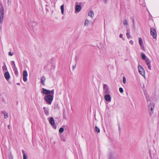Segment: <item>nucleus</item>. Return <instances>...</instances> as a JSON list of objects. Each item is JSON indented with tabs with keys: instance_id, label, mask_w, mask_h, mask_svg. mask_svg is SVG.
I'll use <instances>...</instances> for the list:
<instances>
[{
	"instance_id": "obj_1",
	"label": "nucleus",
	"mask_w": 159,
	"mask_h": 159,
	"mask_svg": "<svg viewBox=\"0 0 159 159\" xmlns=\"http://www.w3.org/2000/svg\"><path fill=\"white\" fill-rule=\"evenodd\" d=\"M54 94H51L49 95H45L44 97V100L48 105H51L53 100Z\"/></svg>"
},
{
	"instance_id": "obj_2",
	"label": "nucleus",
	"mask_w": 159,
	"mask_h": 159,
	"mask_svg": "<svg viewBox=\"0 0 159 159\" xmlns=\"http://www.w3.org/2000/svg\"><path fill=\"white\" fill-rule=\"evenodd\" d=\"M155 104L153 102H150L148 105V111L149 115L152 116L153 113Z\"/></svg>"
},
{
	"instance_id": "obj_3",
	"label": "nucleus",
	"mask_w": 159,
	"mask_h": 159,
	"mask_svg": "<svg viewBox=\"0 0 159 159\" xmlns=\"http://www.w3.org/2000/svg\"><path fill=\"white\" fill-rule=\"evenodd\" d=\"M42 91H41V93L45 94L46 95H49L51 94H54V89L50 91L43 88L42 89Z\"/></svg>"
},
{
	"instance_id": "obj_4",
	"label": "nucleus",
	"mask_w": 159,
	"mask_h": 159,
	"mask_svg": "<svg viewBox=\"0 0 159 159\" xmlns=\"http://www.w3.org/2000/svg\"><path fill=\"white\" fill-rule=\"evenodd\" d=\"M103 93L105 94L110 93L107 84H103Z\"/></svg>"
},
{
	"instance_id": "obj_5",
	"label": "nucleus",
	"mask_w": 159,
	"mask_h": 159,
	"mask_svg": "<svg viewBox=\"0 0 159 159\" xmlns=\"http://www.w3.org/2000/svg\"><path fill=\"white\" fill-rule=\"evenodd\" d=\"M4 9L3 7L2 6L0 8V23H2L3 21L4 17Z\"/></svg>"
},
{
	"instance_id": "obj_6",
	"label": "nucleus",
	"mask_w": 159,
	"mask_h": 159,
	"mask_svg": "<svg viewBox=\"0 0 159 159\" xmlns=\"http://www.w3.org/2000/svg\"><path fill=\"white\" fill-rule=\"evenodd\" d=\"M138 70L139 73L142 76L145 77V70L141 66L139 65L138 66Z\"/></svg>"
},
{
	"instance_id": "obj_7",
	"label": "nucleus",
	"mask_w": 159,
	"mask_h": 159,
	"mask_svg": "<svg viewBox=\"0 0 159 159\" xmlns=\"http://www.w3.org/2000/svg\"><path fill=\"white\" fill-rule=\"evenodd\" d=\"M150 33L154 39L157 37V32L156 30L154 28H152L150 29Z\"/></svg>"
},
{
	"instance_id": "obj_8",
	"label": "nucleus",
	"mask_w": 159,
	"mask_h": 159,
	"mask_svg": "<svg viewBox=\"0 0 159 159\" xmlns=\"http://www.w3.org/2000/svg\"><path fill=\"white\" fill-rule=\"evenodd\" d=\"M49 122L52 127L55 129H56L57 128V126L55 124V120L52 117H51L50 119Z\"/></svg>"
},
{
	"instance_id": "obj_9",
	"label": "nucleus",
	"mask_w": 159,
	"mask_h": 159,
	"mask_svg": "<svg viewBox=\"0 0 159 159\" xmlns=\"http://www.w3.org/2000/svg\"><path fill=\"white\" fill-rule=\"evenodd\" d=\"M77 3H75L76 6L75 7V12L77 13L80 12L81 9L82 7L80 5H77Z\"/></svg>"
},
{
	"instance_id": "obj_10",
	"label": "nucleus",
	"mask_w": 159,
	"mask_h": 159,
	"mask_svg": "<svg viewBox=\"0 0 159 159\" xmlns=\"http://www.w3.org/2000/svg\"><path fill=\"white\" fill-rule=\"evenodd\" d=\"M23 80L25 82L27 80V77L28 75V73L26 70H24L23 71Z\"/></svg>"
},
{
	"instance_id": "obj_11",
	"label": "nucleus",
	"mask_w": 159,
	"mask_h": 159,
	"mask_svg": "<svg viewBox=\"0 0 159 159\" xmlns=\"http://www.w3.org/2000/svg\"><path fill=\"white\" fill-rule=\"evenodd\" d=\"M104 97L106 101L109 102L111 101V97L109 94H105Z\"/></svg>"
},
{
	"instance_id": "obj_12",
	"label": "nucleus",
	"mask_w": 159,
	"mask_h": 159,
	"mask_svg": "<svg viewBox=\"0 0 159 159\" xmlns=\"http://www.w3.org/2000/svg\"><path fill=\"white\" fill-rule=\"evenodd\" d=\"M4 75L5 78L7 80L10 78V75L8 71L6 72L5 73Z\"/></svg>"
},
{
	"instance_id": "obj_13",
	"label": "nucleus",
	"mask_w": 159,
	"mask_h": 159,
	"mask_svg": "<svg viewBox=\"0 0 159 159\" xmlns=\"http://www.w3.org/2000/svg\"><path fill=\"white\" fill-rule=\"evenodd\" d=\"M43 109L44 113L47 115H48L49 114V109L48 107H43Z\"/></svg>"
},
{
	"instance_id": "obj_14",
	"label": "nucleus",
	"mask_w": 159,
	"mask_h": 159,
	"mask_svg": "<svg viewBox=\"0 0 159 159\" xmlns=\"http://www.w3.org/2000/svg\"><path fill=\"white\" fill-rule=\"evenodd\" d=\"M139 44L141 48H143L144 46L143 43V41L142 39L141 38H139Z\"/></svg>"
},
{
	"instance_id": "obj_15",
	"label": "nucleus",
	"mask_w": 159,
	"mask_h": 159,
	"mask_svg": "<svg viewBox=\"0 0 159 159\" xmlns=\"http://www.w3.org/2000/svg\"><path fill=\"white\" fill-rule=\"evenodd\" d=\"M115 158L116 157L115 156V154L114 153H110L109 159H115Z\"/></svg>"
},
{
	"instance_id": "obj_16",
	"label": "nucleus",
	"mask_w": 159,
	"mask_h": 159,
	"mask_svg": "<svg viewBox=\"0 0 159 159\" xmlns=\"http://www.w3.org/2000/svg\"><path fill=\"white\" fill-rule=\"evenodd\" d=\"M45 78L44 76H42L41 78V82L42 84L43 85H45Z\"/></svg>"
},
{
	"instance_id": "obj_17",
	"label": "nucleus",
	"mask_w": 159,
	"mask_h": 159,
	"mask_svg": "<svg viewBox=\"0 0 159 159\" xmlns=\"http://www.w3.org/2000/svg\"><path fill=\"white\" fill-rule=\"evenodd\" d=\"M130 29L128 28H127L126 35L127 37L128 38V39H129V37H130Z\"/></svg>"
},
{
	"instance_id": "obj_18",
	"label": "nucleus",
	"mask_w": 159,
	"mask_h": 159,
	"mask_svg": "<svg viewBox=\"0 0 159 159\" xmlns=\"http://www.w3.org/2000/svg\"><path fill=\"white\" fill-rule=\"evenodd\" d=\"M11 63L13 70L17 68L16 66L15 63L14 61H11Z\"/></svg>"
},
{
	"instance_id": "obj_19",
	"label": "nucleus",
	"mask_w": 159,
	"mask_h": 159,
	"mask_svg": "<svg viewBox=\"0 0 159 159\" xmlns=\"http://www.w3.org/2000/svg\"><path fill=\"white\" fill-rule=\"evenodd\" d=\"M88 15L92 17L94 16V13L93 11H90L88 13Z\"/></svg>"
},
{
	"instance_id": "obj_20",
	"label": "nucleus",
	"mask_w": 159,
	"mask_h": 159,
	"mask_svg": "<svg viewBox=\"0 0 159 159\" xmlns=\"http://www.w3.org/2000/svg\"><path fill=\"white\" fill-rule=\"evenodd\" d=\"M145 62L146 64L148 65L150 64L151 61L148 57H147L146 59L145 60Z\"/></svg>"
},
{
	"instance_id": "obj_21",
	"label": "nucleus",
	"mask_w": 159,
	"mask_h": 159,
	"mask_svg": "<svg viewBox=\"0 0 159 159\" xmlns=\"http://www.w3.org/2000/svg\"><path fill=\"white\" fill-rule=\"evenodd\" d=\"M141 58L143 60H145L147 58V57L143 53H142L141 55Z\"/></svg>"
},
{
	"instance_id": "obj_22",
	"label": "nucleus",
	"mask_w": 159,
	"mask_h": 159,
	"mask_svg": "<svg viewBox=\"0 0 159 159\" xmlns=\"http://www.w3.org/2000/svg\"><path fill=\"white\" fill-rule=\"evenodd\" d=\"M61 9L62 14H63L64 12V5L63 4L61 5Z\"/></svg>"
},
{
	"instance_id": "obj_23",
	"label": "nucleus",
	"mask_w": 159,
	"mask_h": 159,
	"mask_svg": "<svg viewBox=\"0 0 159 159\" xmlns=\"http://www.w3.org/2000/svg\"><path fill=\"white\" fill-rule=\"evenodd\" d=\"M95 132H97L98 133H99L100 132V130L99 128H98L97 126H96L95 127Z\"/></svg>"
},
{
	"instance_id": "obj_24",
	"label": "nucleus",
	"mask_w": 159,
	"mask_h": 159,
	"mask_svg": "<svg viewBox=\"0 0 159 159\" xmlns=\"http://www.w3.org/2000/svg\"><path fill=\"white\" fill-rule=\"evenodd\" d=\"M2 69L3 71H7V69L6 66H3L2 67Z\"/></svg>"
},
{
	"instance_id": "obj_25",
	"label": "nucleus",
	"mask_w": 159,
	"mask_h": 159,
	"mask_svg": "<svg viewBox=\"0 0 159 159\" xmlns=\"http://www.w3.org/2000/svg\"><path fill=\"white\" fill-rule=\"evenodd\" d=\"M89 20H88L87 19H86L85 20V23H84V25L85 26H87L88 25L89 23Z\"/></svg>"
},
{
	"instance_id": "obj_26",
	"label": "nucleus",
	"mask_w": 159,
	"mask_h": 159,
	"mask_svg": "<svg viewBox=\"0 0 159 159\" xmlns=\"http://www.w3.org/2000/svg\"><path fill=\"white\" fill-rule=\"evenodd\" d=\"M123 23L124 25H128V21L126 20H124L123 21Z\"/></svg>"
},
{
	"instance_id": "obj_27",
	"label": "nucleus",
	"mask_w": 159,
	"mask_h": 159,
	"mask_svg": "<svg viewBox=\"0 0 159 159\" xmlns=\"http://www.w3.org/2000/svg\"><path fill=\"white\" fill-rule=\"evenodd\" d=\"M14 71V73L16 75H17L18 74V70H17V68H16L15 69H14L13 70Z\"/></svg>"
},
{
	"instance_id": "obj_28",
	"label": "nucleus",
	"mask_w": 159,
	"mask_h": 159,
	"mask_svg": "<svg viewBox=\"0 0 159 159\" xmlns=\"http://www.w3.org/2000/svg\"><path fill=\"white\" fill-rule=\"evenodd\" d=\"M64 130V128L63 127H61L59 129V132L60 133H62L63 132Z\"/></svg>"
},
{
	"instance_id": "obj_29",
	"label": "nucleus",
	"mask_w": 159,
	"mask_h": 159,
	"mask_svg": "<svg viewBox=\"0 0 159 159\" xmlns=\"http://www.w3.org/2000/svg\"><path fill=\"white\" fill-rule=\"evenodd\" d=\"M123 82L124 84H125L126 83V78L125 76H123Z\"/></svg>"
},
{
	"instance_id": "obj_30",
	"label": "nucleus",
	"mask_w": 159,
	"mask_h": 159,
	"mask_svg": "<svg viewBox=\"0 0 159 159\" xmlns=\"http://www.w3.org/2000/svg\"><path fill=\"white\" fill-rule=\"evenodd\" d=\"M9 159H13V156L11 153L9 154Z\"/></svg>"
},
{
	"instance_id": "obj_31",
	"label": "nucleus",
	"mask_w": 159,
	"mask_h": 159,
	"mask_svg": "<svg viewBox=\"0 0 159 159\" xmlns=\"http://www.w3.org/2000/svg\"><path fill=\"white\" fill-rule=\"evenodd\" d=\"M119 90L120 93H122L123 92V89L121 87H120L119 89Z\"/></svg>"
},
{
	"instance_id": "obj_32",
	"label": "nucleus",
	"mask_w": 159,
	"mask_h": 159,
	"mask_svg": "<svg viewBox=\"0 0 159 159\" xmlns=\"http://www.w3.org/2000/svg\"><path fill=\"white\" fill-rule=\"evenodd\" d=\"M27 156L26 154H24V155H23V159H26L27 158Z\"/></svg>"
},
{
	"instance_id": "obj_33",
	"label": "nucleus",
	"mask_w": 159,
	"mask_h": 159,
	"mask_svg": "<svg viewBox=\"0 0 159 159\" xmlns=\"http://www.w3.org/2000/svg\"><path fill=\"white\" fill-rule=\"evenodd\" d=\"M1 99H2V102H4V103H5V99L3 97H2L1 98Z\"/></svg>"
},
{
	"instance_id": "obj_34",
	"label": "nucleus",
	"mask_w": 159,
	"mask_h": 159,
	"mask_svg": "<svg viewBox=\"0 0 159 159\" xmlns=\"http://www.w3.org/2000/svg\"><path fill=\"white\" fill-rule=\"evenodd\" d=\"M147 66H148V69H149L150 70H151V64H150L149 65H148Z\"/></svg>"
},
{
	"instance_id": "obj_35",
	"label": "nucleus",
	"mask_w": 159,
	"mask_h": 159,
	"mask_svg": "<svg viewBox=\"0 0 159 159\" xmlns=\"http://www.w3.org/2000/svg\"><path fill=\"white\" fill-rule=\"evenodd\" d=\"M13 54V52H9L8 53V55L10 56H12Z\"/></svg>"
},
{
	"instance_id": "obj_36",
	"label": "nucleus",
	"mask_w": 159,
	"mask_h": 159,
	"mask_svg": "<svg viewBox=\"0 0 159 159\" xmlns=\"http://www.w3.org/2000/svg\"><path fill=\"white\" fill-rule=\"evenodd\" d=\"M119 37L120 38H122V39L123 40H124V39L123 38V35L121 34H120V35H119Z\"/></svg>"
},
{
	"instance_id": "obj_37",
	"label": "nucleus",
	"mask_w": 159,
	"mask_h": 159,
	"mask_svg": "<svg viewBox=\"0 0 159 159\" xmlns=\"http://www.w3.org/2000/svg\"><path fill=\"white\" fill-rule=\"evenodd\" d=\"M8 117L7 113H6V115H4V118L5 119L7 118Z\"/></svg>"
},
{
	"instance_id": "obj_38",
	"label": "nucleus",
	"mask_w": 159,
	"mask_h": 159,
	"mask_svg": "<svg viewBox=\"0 0 159 159\" xmlns=\"http://www.w3.org/2000/svg\"><path fill=\"white\" fill-rule=\"evenodd\" d=\"M129 43L131 45H133L134 44V42L132 40H130L129 42Z\"/></svg>"
},
{
	"instance_id": "obj_39",
	"label": "nucleus",
	"mask_w": 159,
	"mask_h": 159,
	"mask_svg": "<svg viewBox=\"0 0 159 159\" xmlns=\"http://www.w3.org/2000/svg\"><path fill=\"white\" fill-rule=\"evenodd\" d=\"M2 112L4 115H6V113H7L5 111H2Z\"/></svg>"
},
{
	"instance_id": "obj_40",
	"label": "nucleus",
	"mask_w": 159,
	"mask_h": 159,
	"mask_svg": "<svg viewBox=\"0 0 159 159\" xmlns=\"http://www.w3.org/2000/svg\"><path fill=\"white\" fill-rule=\"evenodd\" d=\"M61 140L63 141H66V139L64 138H61Z\"/></svg>"
},
{
	"instance_id": "obj_41",
	"label": "nucleus",
	"mask_w": 159,
	"mask_h": 159,
	"mask_svg": "<svg viewBox=\"0 0 159 159\" xmlns=\"http://www.w3.org/2000/svg\"><path fill=\"white\" fill-rule=\"evenodd\" d=\"M76 64H75V66H73V70H74L76 67Z\"/></svg>"
},
{
	"instance_id": "obj_42",
	"label": "nucleus",
	"mask_w": 159,
	"mask_h": 159,
	"mask_svg": "<svg viewBox=\"0 0 159 159\" xmlns=\"http://www.w3.org/2000/svg\"><path fill=\"white\" fill-rule=\"evenodd\" d=\"M146 98L148 101H150L148 99V97L147 96H146Z\"/></svg>"
},
{
	"instance_id": "obj_43",
	"label": "nucleus",
	"mask_w": 159,
	"mask_h": 159,
	"mask_svg": "<svg viewBox=\"0 0 159 159\" xmlns=\"http://www.w3.org/2000/svg\"><path fill=\"white\" fill-rule=\"evenodd\" d=\"M8 0V2H7V3H8V4H9L11 2V1L10 0Z\"/></svg>"
},
{
	"instance_id": "obj_44",
	"label": "nucleus",
	"mask_w": 159,
	"mask_h": 159,
	"mask_svg": "<svg viewBox=\"0 0 159 159\" xmlns=\"http://www.w3.org/2000/svg\"><path fill=\"white\" fill-rule=\"evenodd\" d=\"M22 153L23 154V155H24V154H25V151L24 150H22Z\"/></svg>"
},
{
	"instance_id": "obj_45",
	"label": "nucleus",
	"mask_w": 159,
	"mask_h": 159,
	"mask_svg": "<svg viewBox=\"0 0 159 159\" xmlns=\"http://www.w3.org/2000/svg\"><path fill=\"white\" fill-rule=\"evenodd\" d=\"M104 1L105 3H106L107 1V0H104Z\"/></svg>"
},
{
	"instance_id": "obj_46",
	"label": "nucleus",
	"mask_w": 159,
	"mask_h": 159,
	"mask_svg": "<svg viewBox=\"0 0 159 159\" xmlns=\"http://www.w3.org/2000/svg\"><path fill=\"white\" fill-rule=\"evenodd\" d=\"M3 64L4 66H6L5 62H3Z\"/></svg>"
},
{
	"instance_id": "obj_47",
	"label": "nucleus",
	"mask_w": 159,
	"mask_h": 159,
	"mask_svg": "<svg viewBox=\"0 0 159 159\" xmlns=\"http://www.w3.org/2000/svg\"><path fill=\"white\" fill-rule=\"evenodd\" d=\"M8 129H10V125H8Z\"/></svg>"
},
{
	"instance_id": "obj_48",
	"label": "nucleus",
	"mask_w": 159,
	"mask_h": 159,
	"mask_svg": "<svg viewBox=\"0 0 159 159\" xmlns=\"http://www.w3.org/2000/svg\"><path fill=\"white\" fill-rule=\"evenodd\" d=\"M133 24H134V19H133Z\"/></svg>"
},
{
	"instance_id": "obj_49",
	"label": "nucleus",
	"mask_w": 159,
	"mask_h": 159,
	"mask_svg": "<svg viewBox=\"0 0 159 159\" xmlns=\"http://www.w3.org/2000/svg\"><path fill=\"white\" fill-rule=\"evenodd\" d=\"M77 57H75V58H76V59H75V61L76 62L77 61V59H76V58H77Z\"/></svg>"
},
{
	"instance_id": "obj_50",
	"label": "nucleus",
	"mask_w": 159,
	"mask_h": 159,
	"mask_svg": "<svg viewBox=\"0 0 159 159\" xmlns=\"http://www.w3.org/2000/svg\"><path fill=\"white\" fill-rule=\"evenodd\" d=\"M133 27H134V28L135 25H134V24H133Z\"/></svg>"
},
{
	"instance_id": "obj_51",
	"label": "nucleus",
	"mask_w": 159,
	"mask_h": 159,
	"mask_svg": "<svg viewBox=\"0 0 159 159\" xmlns=\"http://www.w3.org/2000/svg\"><path fill=\"white\" fill-rule=\"evenodd\" d=\"M80 4H82V2H80Z\"/></svg>"
},
{
	"instance_id": "obj_52",
	"label": "nucleus",
	"mask_w": 159,
	"mask_h": 159,
	"mask_svg": "<svg viewBox=\"0 0 159 159\" xmlns=\"http://www.w3.org/2000/svg\"><path fill=\"white\" fill-rule=\"evenodd\" d=\"M20 84L19 83L18 84Z\"/></svg>"
}]
</instances>
